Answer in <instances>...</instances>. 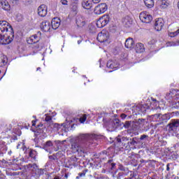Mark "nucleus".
<instances>
[{"instance_id":"obj_1","label":"nucleus","mask_w":179,"mask_h":179,"mask_svg":"<svg viewBox=\"0 0 179 179\" xmlns=\"http://www.w3.org/2000/svg\"><path fill=\"white\" fill-rule=\"evenodd\" d=\"M100 139V136L96 134H80L71 143L73 153H85L86 148L92 145L93 141Z\"/></svg>"},{"instance_id":"obj_2","label":"nucleus","mask_w":179,"mask_h":179,"mask_svg":"<svg viewBox=\"0 0 179 179\" xmlns=\"http://www.w3.org/2000/svg\"><path fill=\"white\" fill-rule=\"evenodd\" d=\"M117 143H122L121 146L125 150H129L131 146H134L135 149H142L144 144L143 142L139 141V138L134 137L133 138H128L127 137L116 138Z\"/></svg>"},{"instance_id":"obj_3","label":"nucleus","mask_w":179,"mask_h":179,"mask_svg":"<svg viewBox=\"0 0 179 179\" xmlns=\"http://www.w3.org/2000/svg\"><path fill=\"white\" fill-rule=\"evenodd\" d=\"M7 31H13L12 26L6 21H0V44H10L12 43V38L5 39V36L3 33H7Z\"/></svg>"},{"instance_id":"obj_4","label":"nucleus","mask_w":179,"mask_h":179,"mask_svg":"<svg viewBox=\"0 0 179 179\" xmlns=\"http://www.w3.org/2000/svg\"><path fill=\"white\" fill-rule=\"evenodd\" d=\"M41 40V32L38 31L36 34L31 36L27 38V43L32 45V49L34 51H38L40 50V45L38 41Z\"/></svg>"},{"instance_id":"obj_5","label":"nucleus","mask_w":179,"mask_h":179,"mask_svg":"<svg viewBox=\"0 0 179 179\" xmlns=\"http://www.w3.org/2000/svg\"><path fill=\"white\" fill-rule=\"evenodd\" d=\"M108 22H110V16L107 15H103L96 21V26L99 29H101L104 26H107Z\"/></svg>"},{"instance_id":"obj_6","label":"nucleus","mask_w":179,"mask_h":179,"mask_svg":"<svg viewBox=\"0 0 179 179\" xmlns=\"http://www.w3.org/2000/svg\"><path fill=\"white\" fill-rule=\"evenodd\" d=\"M177 128H179V119H172L168 124L169 132H176Z\"/></svg>"},{"instance_id":"obj_7","label":"nucleus","mask_w":179,"mask_h":179,"mask_svg":"<svg viewBox=\"0 0 179 179\" xmlns=\"http://www.w3.org/2000/svg\"><path fill=\"white\" fill-rule=\"evenodd\" d=\"M110 38V34L107 31H102L98 34L96 40L99 41V43H104L107 41Z\"/></svg>"},{"instance_id":"obj_8","label":"nucleus","mask_w":179,"mask_h":179,"mask_svg":"<svg viewBox=\"0 0 179 179\" xmlns=\"http://www.w3.org/2000/svg\"><path fill=\"white\" fill-rule=\"evenodd\" d=\"M139 18L143 23H150L153 20L152 15L145 11L140 13Z\"/></svg>"},{"instance_id":"obj_9","label":"nucleus","mask_w":179,"mask_h":179,"mask_svg":"<svg viewBox=\"0 0 179 179\" xmlns=\"http://www.w3.org/2000/svg\"><path fill=\"white\" fill-rule=\"evenodd\" d=\"M108 9L107 4L105 3H100L97 5L94 10V12L95 15H101V13H104Z\"/></svg>"},{"instance_id":"obj_10","label":"nucleus","mask_w":179,"mask_h":179,"mask_svg":"<svg viewBox=\"0 0 179 179\" xmlns=\"http://www.w3.org/2000/svg\"><path fill=\"white\" fill-rule=\"evenodd\" d=\"M48 12V8H47V6H45V4H42V5L38 6V15L41 17H45V16H47Z\"/></svg>"},{"instance_id":"obj_11","label":"nucleus","mask_w":179,"mask_h":179,"mask_svg":"<svg viewBox=\"0 0 179 179\" xmlns=\"http://www.w3.org/2000/svg\"><path fill=\"white\" fill-rule=\"evenodd\" d=\"M163 26H164V20L163 18L157 19L155 23V30H157V31H160L162 29H163Z\"/></svg>"},{"instance_id":"obj_12","label":"nucleus","mask_w":179,"mask_h":179,"mask_svg":"<svg viewBox=\"0 0 179 179\" xmlns=\"http://www.w3.org/2000/svg\"><path fill=\"white\" fill-rule=\"evenodd\" d=\"M76 23L78 27H83L86 24V20L82 15L76 17Z\"/></svg>"},{"instance_id":"obj_13","label":"nucleus","mask_w":179,"mask_h":179,"mask_svg":"<svg viewBox=\"0 0 179 179\" xmlns=\"http://www.w3.org/2000/svg\"><path fill=\"white\" fill-rule=\"evenodd\" d=\"M107 68H110V69H117V68H119L120 64H118V62H117L116 60H109L107 62L106 64Z\"/></svg>"},{"instance_id":"obj_14","label":"nucleus","mask_w":179,"mask_h":179,"mask_svg":"<svg viewBox=\"0 0 179 179\" xmlns=\"http://www.w3.org/2000/svg\"><path fill=\"white\" fill-rule=\"evenodd\" d=\"M51 23L53 30H57L61 26V20L58 17H56L52 20Z\"/></svg>"},{"instance_id":"obj_15","label":"nucleus","mask_w":179,"mask_h":179,"mask_svg":"<svg viewBox=\"0 0 179 179\" xmlns=\"http://www.w3.org/2000/svg\"><path fill=\"white\" fill-rule=\"evenodd\" d=\"M122 22L124 27H131L132 26V18L129 16L124 17Z\"/></svg>"},{"instance_id":"obj_16","label":"nucleus","mask_w":179,"mask_h":179,"mask_svg":"<svg viewBox=\"0 0 179 179\" xmlns=\"http://www.w3.org/2000/svg\"><path fill=\"white\" fill-rule=\"evenodd\" d=\"M41 29L43 31H50L51 24L48 21H43L41 24Z\"/></svg>"},{"instance_id":"obj_17","label":"nucleus","mask_w":179,"mask_h":179,"mask_svg":"<svg viewBox=\"0 0 179 179\" xmlns=\"http://www.w3.org/2000/svg\"><path fill=\"white\" fill-rule=\"evenodd\" d=\"M45 129V127L42 123L39 124L36 127V129L35 131V135L38 136L40 134H44V130Z\"/></svg>"},{"instance_id":"obj_18","label":"nucleus","mask_w":179,"mask_h":179,"mask_svg":"<svg viewBox=\"0 0 179 179\" xmlns=\"http://www.w3.org/2000/svg\"><path fill=\"white\" fill-rule=\"evenodd\" d=\"M126 48H134L135 47V42L134 41V38H128L124 43Z\"/></svg>"},{"instance_id":"obj_19","label":"nucleus","mask_w":179,"mask_h":179,"mask_svg":"<svg viewBox=\"0 0 179 179\" xmlns=\"http://www.w3.org/2000/svg\"><path fill=\"white\" fill-rule=\"evenodd\" d=\"M0 3H1V8H2V9H3V10H6L7 12L10 10V5L9 4V2H8V1L1 0Z\"/></svg>"},{"instance_id":"obj_20","label":"nucleus","mask_w":179,"mask_h":179,"mask_svg":"<svg viewBox=\"0 0 179 179\" xmlns=\"http://www.w3.org/2000/svg\"><path fill=\"white\" fill-rule=\"evenodd\" d=\"M81 5L84 9H92V1L90 0H83Z\"/></svg>"},{"instance_id":"obj_21","label":"nucleus","mask_w":179,"mask_h":179,"mask_svg":"<svg viewBox=\"0 0 179 179\" xmlns=\"http://www.w3.org/2000/svg\"><path fill=\"white\" fill-rule=\"evenodd\" d=\"M135 51L138 54H142V52H145V45H143V43L136 44Z\"/></svg>"},{"instance_id":"obj_22","label":"nucleus","mask_w":179,"mask_h":179,"mask_svg":"<svg viewBox=\"0 0 179 179\" xmlns=\"http://www.w3.org/2000/svg\"><path fill=\"white\" fill-rule=\"evenodd\" d=\"M117 127H120V120L118 119H114L108 126V127L112 129H115Z\"/></svg>"},{"instance_id":"obj_23","label":"nucleus","mask_w":179,"mask_h":179,"mask_svg":"<svg viewBox=\"0 0 179 179\" xmlns=\"http://www.w3.org/2000/svg\"><path fill=\"white\" fill-rule=\"evenodd\" d=\"M173 106L174 108H179V94H177L176 96H174Z\"/></svg>"},{"instance_id":"obj_24","label":"nucleus","mask_w":179,"mask_h":179,"mask_svg":"<svg viewBox=\"0 0 179 179\" xmlns=\"http://www.w3.org/2000/svg\"><path fill=\"white\" fill-rule=\"evenodd\" d=\"M52 141H48L43 145V149L46 150V152H50L51 148H52Z\"/></svg>"},{"instance_id":"obj_25","label":"nucleus","mask_w":179,"mask_h":179,"mask_svg":"<svg viewBox=\"0 0 179 179\" xmlns=\"http://www.w3.org/2000/svg\"><path fill=\"white\" fill-rule=\"evenodd\" d=\"M144 3L145 6L150 9L155 6V1H153V0H144Z\"/></svg>"},{"instance_id":"obj_26","label":"nucleus","mask_w":179,"mask_h":179,"mask_svg":"<svg viewBox=\"0 0 179 179\" xmlns=\"http://www.w3.org/2000/svg\"><path fill=\"white\" fill-rule=\"evenodd\" d=\"M150 118L153 120V121H155V122H159L160 123V118H162V114H155L150 116Z\"/></svg>"},{"instance_id":"obj_27","label":"nucleus","mask_w":179,"mask_h":179,"mask_svg":"<svg viewBox=\"0 0 179 179\" xmlns=\"http://www.w3.org/2000/svg\"><path fill=\"white\" fill-rule=\"evenodd\" d=\"M8 64V57L3 55L1 57L0 66H5Z\"/></svg>"},{"instance_id":"obj_28","label":"nucleus","mask_w":179,"mask_h":179,"mask_svg":"<svg viewBox=\"0 0 179 179\" xmlns=\"http://www.w3.org/2000/svg\"><path fill=\"white\" fill-rule=\"evenodd\" d=\"M170 5V2L167 0H162L160 3V6L162 9H166Z\"/></svg>"},{"instance_id":"obj_29","label":"nucleus","mask_w":179,"mask_h":179,"mask_svg":"<svg viewBox=\"0 0 179 179\" xmlns=\"http://www.w3.org/2000/svg\"><path fill=\"white\" fill-rule=\"evenodd\" d=\"M128 173L124 172H120L117 174V179H132L131 178H125Z\"/></svg>"},{"instance_id":"obj_30","label":"nucleus","mask_w":179,"mask_h":179,"mask_svg":"<svg viewBox=\"0 0 179 179\" xmlns=\"http://www.w3.org/2000/svg\"><path fill=\"white\" fill-rule=\"evenodd\" d=\"M99 157L100 159H102V160H104V159H107V157H108V152H107V151L106 150L102 151L99 153Z\"/></svg>"},{"instance_id":"obj_31","label":"nucleus","mask_w":179,"mask_h":179,"mask_svg":"<svg viewBox=\"0 0 179 179\" xmlns=\"http://www.w3.org/2000/svg\"><path fill=\"white\" fill-rule=\"evenodd\" d=\"M107 164H108L109 169H110V170L115 169L116 164L114 163V161L113 159H109L107 162Z\"/></svg>"},{"instance_id":"obj_32","label":"nucleus","mask_w":179,"mask_h":179,"mask_svg":"<svg viewBox=\"0 0 179 179\" xmlns=\"http://www.w3.org/2000/svg\"><path fill=\"white\" fill-rule=\"evenodd\" d=\"M169 120H170V117H169V115H167V114L165 115H162L161 114V117H160V124H162V122H164V121H169Z\"/></svg>"},{"instance_id":"obj_33","label":"nucleus","mask_w":179,"mask_h":179,"mask_svg":"<svg viewBox=\"0 0 179 179\" xmlns=\"http://www.w3.org/2000/svg\"><path fill=\"white\" fill-rule=\"evenodd\" d=\"M29 156L30 157H32V159H36V157L37 156V151L34 150H30Z\"/></svg>"},{"instance_id":"obj_34","label":"nucleus","mask_w":179,"mask_h":179,"mask_svg":"<svg viewBox=\"0 0 179 179\" xmlns=\"http://www.w3.org/2000/svg\"><path fill=\"white\" fill-rule=\"evenodd\" d=\"M135 124V122L134 121H127L125 122L124 127V128H129L131 125H134Z\"/></svg>"},{"instance_id":"obj_35","label":"nucleus","mask_w":179,"mask_h":179,"mask_svg":"<svg viewBox=\"0 0 179 179\" xmlns=\"http://www.w3.org/2000/svg\"><path fill=\"white\" fill-rule=\"evenodd\" d=\"M87 119V115L86 114H84L83 116H81L80 118H79V121L81 124H84L85 123V121H86V120Z\"/></svg>"},{"instance_id":"obj_36","label":"nucleus","mask_w":179,"mask_h":179,"mask_svg":"<svg viewBox=\"0 0 179 179\" xmlns=\"http://www.w3.org/2000/svg\"><path fill=\"white\" fill-rule=\"evenodd\" d=\"M138 124L140 127H143L145 124H148V122L145 121L144 119H139L138 120Z\"/></svg>"},{"instance_id":"obj_37","label":"nucleus","mask_w":179,"mask_h":179,"mask_svg":"<svg viewBox=\"0 0 179 179\" xmlns=\"http://www.w3.org/2000/svg\"><path fill=\"white\" fill-rule=\"evenodd\" d=\"M148 138H149V136L146 134H143L140 136V138H138V141L140 142H143V141H145V139H148Z\"/></svg>"},{"instance_id":"obj_38","label":"nucleus","mask_w":179,"mask_h":179,"mask_svg":"<svg viewBox=\"0 0 179 179\" xmlns=\"http://www.w3.org/2000/svg\"><path fill=\"white\" fill-rule=\"evenodd\" d=\"M71 9L73 12H76L78 10V3H73L71 5Z\"/></svg>"},{"instance_id":"obj_39","label":"nucleus","mask_w":179,"mask_h":179,"mask_svg":"<svg viewBox=\"0 0 179 179\" xmlns=\"http://www.w3.org/2000/svg\"><path fill=\"white\" fill-rule=\"evenodd\" d=\"M166 100H171L173 99V92L170 91L169 93L166 95Z\"/></svg>"},{"instance_id":"obj_40","label":"nucleus","mask_w":179,"mask_h":179,"mask_svg":"<svg viewBox=\"0 0 179 179\" xmlns=\"http://www.w3.org/2000/svg\"><path fill=\"white\" fill-rule=\"evenodd\" d=\"M119 169L121 170V171H125L124 173H127V174H129V171L124 166L120 165Z\"/></svg>"},{"instance_id":"obj_41","label":"nucleus","mask_w":179,"mask_h":179,"mask_svg":"<svg viewBox=\"0 0 179 179\" xmlns=\"http://www.w3.org/2000/svg\"><path fill=\"white\" fill-rule=\"evenodd\" d=\"M178 34H179V29L175 32L170 33L169 36L170 37H176V36H178Z\"/></svg>"},{"instance_id":"obj_42","label":"nucleus","mask_w":179,"mask_h":179,"mask_svg":"<svg viewBox=\"0 0 179 179\" xmlns=\"http://www.w3.org/2000/svg\"><path fill=\"white\" fill-rule=\"evenodd\" d=\"M88 171L87 169H85L84 171H83L81 173H78L79 177H85V176H86V173Z\"/></svg>"},{"instance_id":"obj_43","label":"nucleus","mask_w":179,"mask_h":179,"mask_svg":"<svg viewBox=\"0 0 179 179\" xmlns=\"http://www.w3.org/2000/svg\"><path fill=\"white\" fill-rule=\"evenodd\" d=\"M51 120H52V117L51 116H48V115H47L45 118V121H46V122H50V121H51Z\"/></svg>"},{"instance_id":"obj_44","label":"nucleus","mask_w":179,"mask_h":179,"mask_svg":"<svg viewBox=\"0 0 179 179\" xmlns=\"http://www.w3.org/2000/svg\"><path fill=\"white\" fill-rule=\"evenodd\" d=\"M71 162L75 164L78 162V158L76 157H72L71 158Z\"/></svg>"},{"instance_id":"obj_45","label":"nucleus","mask_w":179,"mask_h":179,"mask_svg":"<svg viewBox=\"0 0 179 179\" xmlns=\"http://www.w3.org/2000/svg\"><path fill=\"white\" fill-rule=\"evenodd\" d=\"M29 167H31L32 169H37V164H30L29 165Z\"/></svg>"},{"instance_id":"obj_46","label":"nucleus","mask_w":179,"mask_h":179,"mask_svg":"<svg viewBox=\"0 0 179 179\" xmlns=\"http://www.w3.org/2000/svg\"><path fill=\"white\" fill-rule=\"evenodd\" d=\"M49 159L50 160H56L57 159V157L54 156V155H50L49 156Z\"/></svg>"},{"instance_id":"obj_47","label":"nucleus","mask_w":179,"mask_h":179,"mask_svg":"<svg viewBox=\"0 0 179 179\" xmlns=\"http://www.w3.org/2000/svg\"><path fill=\"white\" fill-rule=\"evenodd\" d=\"M62 5H68V0H61Z\"/></svg>"},{"instance_id":"obj_48","label":"nucleus","mask_w":179,"mask_h":179,"mask_svg":"<svg viewBox=\"0 0 179 179\" xmlns=\"http://www.w3.org/2000/svg\"><path fill=\"white\" fill-rule=\"evenodd\" d=\"M129 159H134V157H135V153L132 152L131 154H129Z\"/></svg>"},{"instance_id":"obj_49","label":"nucleus","mask_w":179,"mask_h":179,"mask_svg":"<svg viewBox=\"0 0 179 179\" xmlns=\"http://www.w3.org/2000/svg\"><path fill=\"white\" fill-rule=\"evenodd\" d=\"M93 3H100L101 2V0H92Z\"/></svg>"},{"instance_id":"obj_50","label":"nucleus","mask_w":179,"mask_h":179,"mask_svg":"<svg viewBox=\"0 0 179 179\" xmlns=\"http://www.w3.org/2000/svg\"><path fill=\"white\" fill-rule=\"evenodd\" d=\"M120 117H121V118L122 119V120H124V118H126L127 116V115H125V114H122L121 115H120Z\"/></svg>"},{"instance_id":"obj_51","label":"nucleus","mask_w":179,"mask_h":179,"mask_svg":"<svg viewBox=\"0 0 179 179\" xmlns=\"http://www.w3.org/2000/svg\"><path fill=\"white\" fill-rule=\"evenodd\" d=\"M166 171H170V164H167L166 165Z\"/></svg>"},{"instance_id":"obj_52","label":"nucleus","mask_w":179,"mask_h":179,"mask_svg":"<svg viewBox=\"0 0 179 179\" xmlns=\"http://www.w3.org/2000/svg\"><path fill=\"white\" fill-rule=\"evenodd\" d=\"M24 1H25L26 3H29V4H30L33 2L32 0H24Z\"/></svg>"},{"instance_id":"obj_53","label":"nucleus","mask_w":179,"mask_h":179,"mask_svg":"<svg viewBox=\"0 0 179 179\" xmlns=\"http://www.w3.org/2000/svg\"><path fill=\"white\" fill-rule=\"evenodd\" d=\"M32 127H36V120H32Z\"/></svg>"},{"instance_id":"obj_54","label":"nucleus","mask_w":179,"mask_h":179,"mask_svg":"<svg viewBox=\"0 0 179 179\" xmlns=\"http://www.w3.org/2000/svg\"><path fill=\"white\" fill-rule=\"evenodd\" d=\"M68 177H69V173H65L64 178L68 179Z\"/></svg>"},{"instance_id":"obj_55","label":"nucleus","mask_w":179,"mask_h":179,"mask_svg":"<svg viewBox=\"0 0 179 179\" xmlns=\"http://www.w3.org/2000/svg\"><path fill=\"white\" fill-rule=\"evenodd\" d=\"M52 179H61V177L59 176H55Z\"/></svg>"},{"instance_id":"obj_56","label":"nucleus","mask_w":179,"mask_h":179,"mask_svg":"<svg viewBox=\"0 0 179 179\" xmlns=\"http://www.w3.org/2000/svg\"><path fill=\"white\" fill-rule=\"evenodd\" d=\"M176 116L179 117V111L175 112Z\"/></svg>"},{"instance_id":"obj_57","label":"nucleus","mask_w":179,"mask_h":179,"mask_svg":"<svg viewBox=\"0 0 179 179\" xmlns=\"http://www.w3.org/2000/svg\"><path fill=\"white\" fill-rule=\"evenodd\" d=\"M169 44H171V45H176V43L174 42H170Z\"/></svg>"},{"instance_id":"obj_58","label":"nucleus","mask_w":179,"mask_h":179,"mask_svg":"<svg viewBox=\"0 0 179 179\" xmlns=\"http://www.w3.org/2000/svg\"><path fill=\"white\" fill-rule=\"evenodd\" d=\"M8 153L10 156V155H12V150H10Z\"/></svg>"},{"instance_id":"obj_59","label":"nucleus","mask_w":179,"mask_h":179,"mask_svg":"<svg viewBox=\"0 0 179 179\" xmlns=\"http://www.w3.org/2000/svg\"><path fill=\"white\" fill-rule=\"evenodd\" d=\"M152 101H157L156 100V99L152 98Z\"/></svg>"},{"instance_id":"obj_60","label":"nucleus","mask_w":179,"mask_h":179,"mask_svg":"<svg viewBox=\"0 0 179 179\" xmlns=\"http://www.w3.org/2000/svg\"><path fill=\"white\" fill-rule=\"evenodd\" d=\"M79 178H80V176H77L76 177V179H79Z\"/></svg>"},{"instance_id":"obj_61","label":"nucleus","mask_w":179,"mask_h":179,"mask_svg":"<svg viewBox=\"0 0 179 179\" xmlns=\"http://www.w3.org/2000/svg\"><path fill=\"white\" fill-rule=\"evenodd\" d=\"M40 69H41L40 67L37 68V71H40Z\"/></svg>"},{"instance_id":"obj_62","label":"nucleus","mask_w":179,"mask_h":179,"mask_svg":"<svg viewBox=\"0 0 179 179\" xmlns=\"http://www.w3.org/2000/svg\"><path fill=\"white\" fill-rule=\"evenodd\" d=\"M34 117V118H36V116H33Z\"/></svg>"},{"instance_id":"obj_63","label":"nucleus","mask_w":179,"mask_h":179,"mask_svg":"<svg viewBox=\"0 0 179 179\" xmlns=\"http://www.w3.org/2000/svg\"><path fill=\"white\" fill-rule=\"evenodd\" d=\"M131 117L130 116H128V118H130Z\"/></svg>"},{"instance_id":"obj_64","label":"nucleus","mask_w":179,"mask_h":179,"mask_svg":"<svg viewBox=\"0 0 179 179\" xmlns=\"http://www.w3.org/2000/svg\"><path fill=\"white\" fill-rule=\"evenodd\" d=\"M74 1H78V0H74Z\"/></svg>"}]
</instances>
